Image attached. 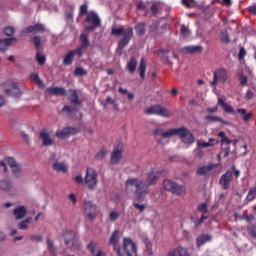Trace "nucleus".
I'll return each instance as SVG.
<instances>
[{
	"label": "nucleus",
	"instance_id": "nucleus-64",
	"mask_svg": "<svg viewBox=\"0 0 256 256\" xmlns=\"http://www.w3.org/2000/svg\"><path fill=\"white\" fill-rule=\"evenodd\" d=\"M248 11H250L252 15H256V4L249 6Z\"/></svg>",
	"mask_w": 256,
	"mask_h": 256
},
{
	"label": "nucleus",
	"instance_id": "nucleus-43",
	"mask_svg": "<svg viewBox=\"0 0 256 256\" xmlns=\"http://www.w3.org/2000/svg\"><path fill=\"white\" fill-rule=\"evenodd\" d=\"M71 103H74V105H79V96L77 95V92L75 90H72V96L70 97Z\"/></svg>",
	"mask_w": 256,
	"mask_h": 256
},
{
	"label": "nucleus",
	"instance_id": "nucleus-54",
	"mask_svg": "<svg viewBox=\"0 0 256 256\" xmlns=\"http://www.w3.org/2000/svg\"><path fill=\"white\" fill-rule=\"evenodd\" d=\"M33 43H34L36 49H41V37L35 36L33 38Z\"/></svg>",
	"mask_w": 256,
	"mask_h": 256
},
{
	"label": "nucleus",
	"instance_id": "nucleus-18",
	"mask_svg": "<svg viewBox=\"0 0 256 256\" xmlns=\"http://www.w3.org/2000/svg\"><path fill=\"white\" fill-rule=\"evenodd\" d=\"M87 249L90 250L92 256H105V252L97 248V243L95 242H90L87 246Z\"/></svg>",
	"mask_w": 256,
	"mask_h": 256
},
{
	"label": "nucleus",
	"instance_id": "nucleus-11",
	"mask_svg": "<svg viewBox=\"0 0 256 256\" xmlns=\"http://www.w3.org/2000/svg\"><path fill=\"white\" fill-rule=\"evenodd\" d=\"M231 181H233V172L228 170L220 177L219 183L222 189L227 190L231 187Z\"/></svg>",
	"mask_w": 256,
	"mask_h": 256
},
{
	"label": "nucleus",
	"instance_id": "nucleus-55",
	"mask_svg": "<svg viewBox=\"0 0 256 256\" xmlns=\"http://www.w3.org/2000/svg\"><path fill=\"white\" fill-rule=\"evenodd\" d=\"M48 249L51 253H55V246L53 244V240L48 239L47 240Z\"/></svg>",
	"mask_w": 256,
	"mask_h": 256
},
{
	"label": "nucleus",
	"instance_id": "nucleus-24",
	"mask_svg": "<svg viewBox=\"0 0 256 256\" xmlns=\"http://www.w3.org/2000/svg\"><path fill=\"white\" fill-rule=\"evenodd\" d=\"M5 94L10 95L11 97H21V90L17 87V83H12V88L6 89Z\"/></svg>",
	"mask_w": 256,
	"mask_h": 256
},
{
	"label": "nucleus",
	"instance_id": "nucleus-12",
	"mask_svg": "<svg viewBox=\"0 0 256 256\" xmlns=\"http://www.w3.org/2000/svg\"><path fill=\"white\" fill-rule=\"evenodd\" d=\"M120 239H121V232L119 230H116L112 233L109 240V245H112L116 253H119V250L121 249V247L119 246Z\"/></svg>",
	"mask_w": 256,
	"mask_h": 256
},
{
	"label": "nucleus",
	"instance_id": "nucleus-53",
	"mask_svg": "<svg viewBox=\"0 0 256 256\" xmlns=\"http://www.w3.org/2000/svg\"><path fill=\"white\" fill-rule=\"evenodd\" d=\"M134 207H135V209H138V211H140V213H143V211H145V209H147V205L139 204L137 202H134Z\"/></svg>",
	"mask_w": 256,
	"mask_h": 256
},
{
	"label": "nucleus",
	"instance_id": "nucleus-25",
	"mask_svg": "<svg viewBox=\"0 0 256 256\" xmlns=\"http://www.w3.org/2000/svg\"><path fill=\"white\" fill-rule=\"evenodd\" d=\"M13 215H14L15 219H23V217H25V215H27V208H25V206L17 207L13 211Z\"/></svg>",
	"mask_w": 256,
	"mask_h": 256
},
{
	"label": "nucleus",
	"instance_id": "nucleus-50",
	"mask_svg": "<svg viewBox=\"0 0 256 256\" xmlns=\"http://www.w3.org/2000/svg\"><path fill=\"white\" fill-rule=\"evenodd\" d=\"M197 147H198L199 149H207V148L211 147V143L203 142V141H201V140H198V141H197Z\"/></svg>",
	"mask_w": 256,
	"mask_h": 256
},
{
	"label": "nucleus",
	"instance_id": "nucleus-26",
	"mask_svg": "<svg viewBox=\"0 0 256 256\" xmlns=\"http://www.w3.org/2000/svg\"><path fill=\"white\" fill-rule=\"evenodd\" d=\"M13 41H17L16 38L0 39V51H7Z\"/></svg>",
	"mask_w": 256,
	"mask_h": 256
},
{
	"label": "nucleus",
	"instance_id": "nucleus-51",
	"mask_svg": "<svg viewBox=\"0 0 256 256\" xmlns=\"http://www.w3.org/2000/svg\"><path fill=\"white\" fill-rule=\"evenodd\" d=\"M180 33L181 35H183V37H189V35H191V32L189 31V28L187 26H182L180 29Z\"/></svg>",
	"mask_w": 256,
	"mask_h": 256
},
{
	"label": "nucleus",
	"instance_id": "nucleus-36",
	"mask_svg": "<svg viewBox=\"0 0 256 256\" xmlns=\"http://www.w3.org/2000/svg\"><path fill=\"white\" fill-rule=\"evenodd\" d=\"M69 136L70 134H69L68 127L56 132V137H58L59 139H65V137H69Z\"/></svg>",
	"mask_w": 256,
	"mask_h": 256
},
{
	"label": "nucleus",
	"instance_id": "nucleus-6",
	"mask_svg": "<svg viewBox=\"0 0 256 256\" xmlns=\"http://www.w3.org/2000/svg\"><path fill=\"white\" fill-rule=\"evenodd\" d=\"M228 79H229V72H227V69L219 68L214 72L213 81L210 82V85H211V87L216 89L217 85H219V83H222V85H225V83H227Z\"/></svg>",
	"mask_w": 256,
	"mask_h": 256
},
{
	"label": "nucleus",
	"instance_id": "nucleus-8",
	"mask_svg": "<svg viewBox=\"0 0 256 256\" xmlns=\"http://www.w3.org/2000/svg\"><path fill=\"white\" fill-rule=\"evenodd\" d=\"M144 113L145 115H158L159 117H171V112L167 108L159 104L152 105L144 109Z\"/></svg>",
	"mask_w": 256,
	"mask_h": 256
},
{
	"label": "nucleus",
	"instance_id": "nucleus-44",
	"mask_svg": "<svg viewBox=\"0 0 256 256\" xmlns=\"http://www.w3.org/2000/svg\"><path fill=\"white\" fill-rule=\"evenodd\" d=\"M4 34L7 35V37H12V35L15 34V28L13 26H7L4 28Z\"/></svg>",
	"mask_w": 256,
	"mask_h": 256
},
{
	"label": "nucleus",
	"instance_id": "nucleus-57",
	"mask_svg": "<svg viewBox=\"0 0 256 256\" xmlns=\"http://www.w3.org/2000/svg\"><path fill=\"white\" fill-rule=\"evenodd\" d=\"M74 181L75 183H78L79 185L85 183V178H83V176L78 175L74 177Z\"/></svg>",
	"mask_w": 256,
	"mask_h": 256
},
{
	"label": "nucleus",
	"instance_id": "nucleus-35",
	"mask_svg": "<svg viewBox=\"0 0 256 256\" xmlns=\"http://www.w3.org/2000/svg\"><path fill=\"white\" fill-rule=\"evenodd\" d=\"M80 40L81 47H89V34H87V32L81 34Z\"/></svg>",
	"mask_w": 256,
	"mask_h": 256
},
{
	"label": "nucleus",
	"instance_id": "nucleus-42",
	"mask_svg": "<svg viewBox=\"0 0 256 256\" xmlns=\"http://www.w3.org/2000/svg\"><path fill=\"white\" fill-rule=\"evenodd\" d=\"M11 184L7 180H0V189L3 191H9Z\"/></svg>",
	"mask_w": 256,
	"mask_h": 256
},
{
	"label": "nucleus",
	"instance_id": "nucleus-5",
	"mask_svg": "<svg viewBox=\"0 0 256 256\" xmlns=\"http://www.w3.org/2000/svg\"><path fill=\"white\" fill-rule=\"evenodd\" d=\"M118 256H137V244L129 238H124L123 248L117 252Z\"/></svg>",
	"mask_w": 256,
	"mask_h": 256
},
{
	"label": "nucleus",
	"instance_id": "nucleus-33",
	"mask_svg": "<svg viewBox=\"0 0 256 256\" xmlns=\"http://www.w3.org/2000/svg\"><path fill=\"white\" fill-rule=\"evenodd\" d=\"M6 161H7V165H9V167H11L15 173H17L18 171H21V167L17 165V162L15 161V159L7 158Z\"/></svg>",
	"mask_w": 256,
	"mask_h": 256
},
{
	"label": "nucleus",
	"instance_id": "nucleus-48",
	"mask_svg": "<svg viewBox=\"0 0 256 256\" xmlns=\"http://www.w3.org/2000/svg\"><path fill=\"white\" fill-rule=\"evenodd\" d=\"M74 75L76 77H83V75H87V71H85V69H83L81 67H78L75 69Z\"/></svg>",
	"mask_w": 256,
	"mask_h": 256
},
{
	"label": "nucleus",
	"instance_id": "nucleus-37",
	"mask_svg": "<svg viewBox=\"0 0 256 256\" xmlns=\"http://www.w3.org/2000/svg\"><path fill=\"white\" fill-rule=\"evenodd\" d=\"M29 223H31V218H26L25 220L18 224V229H20L21 231L29 229Z\"/></svg>",
	"mask_w": 256,
	"mask_h": 256
},
{
	"label": "nucleus",
	"instance_id": "nucleus-7",
	"mask_svg": "<svg viewBox=\"0 0 256 256\" xmlns=\"http://www.w3.org/2000/svg\"><path fill=\"white\" fill-rule=\"evenodd\" d=\"M97 171L93 168L86 169V175L84 177V185L88 187V189H95L97 187Z\"/></svg>",
	"mask_w": 256,
	"mask_h": 256
},
{
	"label": "nucleus",
	"instance_id": "nucleus-41",
	"mask_svg": "<svg viewBox=\"0 0 256 256\" xmlns=\"http://www.w3.org/2000/svg\"><path fill=\"white\" fill-rule=\"evenodd\" d=\"M220 39L222 43H225L226 45L228 43H230V39H229V33H227V31H222L220 34Z\"/></svg>",
	"mask_w": 256,
	"mask_h": 256
},
{
	"label": "nucleus",
	"instance_id": "nucleus-58",
	"mask_svg": "<svg viewBox=\"0 0 256 256\" xmlns=\"http://www.w3.org/2000/svg\"><path fill=\"white\" fill-rule=\"evenodd\" d=\"M105 155H107V151L101 150L96 154V159H99V160L105 159Z\"/></svg>",
	"mask_w": 256,
	"mask_h": 256
},
{
	"label": "nucleus",
	"instance_id": "nucleus-1",
	"mask_svg": "<svg viewBox=\"0 0 256 256\" xmlns=\"http://www.w3.org/2000/svg\"><path fill=\"white\" fill-rule=\"evenodd\" d=\"M159 181V172H150L147 175L146 181L138 178H130L126 181L125 187L127 191L135 193L137 199H141L143 195L149 193V187L155 185Z\"/></svg>",
	"mask_w": 256,
	"mask_h": 256
},
{
	"label": "nucleus",
	"instance_id": "nucleus-59",
	"mask_svg": "<svg viewBox=\"0 0 256 256\" xmlns=\"http://www.w3.org/2000/svg\"><path fill=\"white\" fill-rule=\"evenodd\" d=\"M72 53L78 57H81V55H83V46L78 47L76 50H72Z\"/></svg>",
	"mask_w": 256,
	"mask_h": 256
},
{
	"label": "nucleus",
	"instance_id": "nucleus-14",
	"mask_svg": "<svg viewBox=\"0 0 256 256\" xmlns=\"http://www.w3.org/2000/svg\"><path fill=\"white\" fill-rule=\"evenodd\" d=\"M63 239H64L67 247H70L71 249H73V245H75L77 243V236L75 235V232L64 231Z\"/></svg>",
	"mask_w": 256,
	"mask_h": 256
},
{
	"label": "nucleus",
	"instance_id": "nucleus-61",
	"mask_svg": "<svg viewBox=\"0 0 256 256\" xmlns=\"http://www.w3.org/2000/svg\"><path fill=\"white\" fill-rule=\"evenodd\" d=\"M245 55H247V51L245 50V48H240V51L238 54L239 59H244Z\"/></svg>",
	"mask_w": 256,
	"mask_h": 256
},
{
	"label": "nucleus",
	"instance_id": "nucleus-9",
	"mask_svg": "<svg viewBox=\"0 0 256 256\" xmlns=\"http://www.w3.org/2000/svg\"><path fill=\"white\" fill-rule=\"evenodd\" d=\"M84 213L90 221H94L95 217L99 215V210L97 209V205L93 204L91 201H85L83 205Z\"/></svg>",
	"mask_w": 256,
	"mask_h": 256
},
{
	"label": "nucleus",
	"instance_id": "nucleus-47",
	"mask_svg": "<svg viewBox=\"0 0 256 256\" xmlns=\"http://www.w3.org/2000/svg\"><path fill=\"white\" fill-rule=\"evenodd\" d=\"M256 197V187L255 188H251L249 190V193L246 197L247 201H253V199H255Z\"/></svg>",
	"mask_w": 256,
	"mask_h": 256
},
{
	"label": "nucleus",
	"instance_id": "nucleus-23",
	"mask_svg": "<svg viewBox=\"0 0 256 256\" xmlns=\"http://www.w3.org/2000/svg\"><path fill=\"white\" fill-rule=\"evenodd\" d=\"M48 95H65L67 91L63 87H49L46 89Z\"/></svg>",
	"mask_w": 256,
	"mask_h": 256
},
{
	"label": "nucleus",
	"instance_id": "nucleus-19",
	"mask_svg": "<svg viewBox=\"0 0 256 256\" xmlns=\"http://www.w3.org/2000/svg\"><path fill=\"white\" fill-rule=\"evenodd\" d=\"M25 33H45V26L43 24H35L28 26Z\"/></svg>",
	"mask_w": 256,
	"mask_h": 256
},
{
	"label": "nucleus",
	"instance_id": "nucleus-17",
	"mask_svg": "<svg viewBox=\"0 0 256 256\" xmlns=\"http://www.w3.org/2000/svg\"><path fill=\"white\" fill-rule=\"evenodd\" d=\"M168 256H191V253H189V250L183 246H179L169 252Z\"/></svg>",
	"mask_w": 256,
	"mask_h": 256
},
{
	"label": "nucleus",
	"instance_id": "nucleus-52",
	"mask_svg": "<svg viewBox=\"0 0 256 256\" xmlns=\"http://www.w3.org/2000/svg\"><path fill=\"white\" fill-rule=\"evenodd\" d=\"M36 59H37L39 65H45V61H46L45 55H41L38 52L37 55H36Z\"/></svg>",
	"mask_w": 256,
	"mask_h": 256
},
{
	"label": "nucleus",
	"instance_id": "nucleus-62",
	"mask_svg": "<svg viewBox=\"0 0 256 256\" xmlns=\"http://www.w3.org/2000/svg\"><path fill=\"white\" fill-rule=\"evenodd\" d=\"M194 153H195V157H199V159H201V157H203V155H204L201 148L194 150Z\"/></svg>",
	"mask_w": 256,
	"mask_h": 256
},
{
	"label": "nucleus",
	"instance_id": "nucleus-49",
	"mask_svg": "<svg viewBox=\"0 0 256 256\" xmlns=\"http://www.w3.org/2000/svg\"><path fill=\"white\" fill-rule=\"evenodd\" d=\"M69 135H77V133H81V127H68Z\"/></svg>",
	"mask_w": 256,
	"mask_h": 256
},
{
	"label": "nucleus",
	"instance_id": "nucleus-32",
	"mask_svg": "<svg viewBox=\"0 0 256 256\" xmlns=\"http://www.w3.org/2000/svg\"><path fill=\"white\" fill-rule=\"evenodd\" d=\"M138 71L140 73L141 79H145V71H147V63L145 62V58L141 59Z\"/></svg>",
	"mask_w": 256,
	"mask_h": 256
},
{
	"label": "nucleus",
	"instance_id": "nucleus-56",
	"mask_svg": "<svg viewBox=\"0 0 256 256\" xmlns=\"http://www.w3.org/2000/svg\"><path fill=\"white\" fill-rule=\"evenodd\" d=\"M239 77H240V85H247V81H248L247 76L243 75V73H240Z\"/></svg>",
	"mask_w": 256,
	"mask_h": 256
},
{
	"label": "nucleus",
	"instance_id": "nucleus-21",
	"mask_svg": "<svg viewBox=\"0 0 256 256\" xmlns=\"http://www.w3.org/2000/svg\"><path fill=\"white\" fill-rule=\"evenodd\" d=\"M121 159H123V152L119 149H115L111 154L110 163L112 165H117Z\"/></svg>",
	"mask_w": 256,
	"mask_h": 256
},
{
	"label": "nucleus",
	"instance_id": "nucleus-3",
	"mask_svg": "<svg viewBox=\"0 0 256 256\" xmlns=\"http://www.w3.org/2000/svg\"><path fill=\"white\" fill-rule=\"evenodd\" d=\"M112 35H116L119 37L122 35V39L119 41L118 48L125 49L131 39H133V28H126L123 26H119L118 28H112Z\"/></svg>",
	"mask_w": 256,
	"mask_h": 256
},
{
	"label": "nucleus",
	"instance_id": "nucleus-29",
	"mask_svg": "<svg viewBox=\"0 0 256 256\" xmlns=\"http://www.w3.org/2000/svg\"><path fill=\"white\" fill-rule=\"evenodd\" d=\"M182 51L184 53H203V46H185Z\"/></svg>",
	"mask_w": 256,
	"mask_h": 256
},
{
	"label": "nucleus",
	"instance_id": "nucleus-2",
	"mask_svg": "<svg viewBox=\"0 0 256 256\" xmlns=\"http://www.w3.org/2000/svg\"><path fill=\"white\" fill-rule=\"evenodd\" d=\"M154 135H158L159 137H162V139H170V137L177 135L180 137L182 143H185L186 145L195 143V136H193V133H191L187 127L171 128L166 132H163V129L161 128H156L154 130Z\"/></svg>",
	"mask_w": 256,
	"mask_h": 256
},
{
	"label": "nucleus",
	"instance_id": "nucleus-16",
	"mask_svg": "<svg viewBox=\"0 0 256 256\" xmlns=\"http://www.w3.org/2000/svg\"><path fill=\"white\" fill-rule=\"evenodd\" d=\"M40 139H42L43 145H45V147H51V145L55 143V140L51 138V135L49 134V132H47V130L41 131Z\"/></svg>",
	"mask_w": 256,
	"mask_h": 256
},
{
	"label": "nucleus",
	"instance_id": "nucleus-38",
	"mask_svg": "<svg viewBox=\"0 0 256 256\" xmlns=\"http://www.w3.org/2000/svg\"><path fill=\"white\" fill-rule=\"evenodd\" d=\"M247 233L252 239H256V226L254 224H250L247 226Z\"/></svg>",
	"mask_w": 256,
	"mask_h": 256
},
{
	"label": "nucleus",
	"instance_id": "nucleus-45",
	"mask_svg": "<svg viewBox=\"0 0 256 256\" xmlns=\"http://www.w3.org/2000/svg\"><path fill=\"white\" fill-rule=\"evenodd\" d=\"M182 4L185 5L188 9H191L197 5L195 0H182Z\"/></svg>",
	"mask_w": 256,
	"mask_h": 256
},
{
	"label": "nucleus",
	"instance_id": "nucleus-34",
	"mask_svg": "<svg viewBox=\"0 0 256 256\" xmlns=\"http://www.w3.org/2000/svg\"><path fill=\"white\" fill-rule=\"evenodd\" d=\"M73 57H75V52L70 51L69 53H67L63 59V64L71 65L73 63Z\"/></svg>",
	"mask_w": 256,
	"mask_h": 256
},
{
	"label": "nucleus",
	"instance_id": "nucleus-31",
	"mask_svg": "<svg viewBox=\"0 0 256 256\" xmlns=\"http://www.w3.org/2000/svg\"><path fill=\"white\" fill-rule=\"evenodd\" d=\"M207 121H211L212 123H222L223 125H231V122L225 121L218 116L208 115L206 116Z\"/></svg>",
	"mask_w": 256,
	"mask_h": 256
},
{
	"label": "nucleus",
	"instance_id": "nucleus-13",
	"mask_svg": "<svg viewBox=\"0 0 256 256\" xmlns=\"http://www.w3.org/2000/svg\"><path fill=\"white\" fill-rule=\"evenodd\" d=\"M197 211H200V213H203L201 218L194 222L195 226L199 227V225H201V223H203V221H205V219H209V216L205 215V213H209V207L207 206V203L199 204L197 207Z\"/></svg>",
	"mask_w": 256,
	"mask_h": 256
},
{
	"label": "nucleus",
	"instance_id": "nucleus-22",
	"mask_svg": "<svg viewBox=\"0 0 256 256\" xmlns=\"http://www.w3.org/2000/svg\"><path fill=\"white\" fill-rule=\"evenodd\" d=\"M53 171H57V173H67L69 171V166L63 162H55L52 165Z\"/></svg>",
	"mask_w": 256,
	"mask_h": 256
},
{
	"label": "nucleus",
	"instance_id": "nucleus-27",
	"mask_svg": "<svg viewBox=\"0 0 256 256\" xmlns=\"http://www.w3.org/2000/svg\"><path fill=\"white\" fill-rule=\"evenodd\" d=\"M215 169V165L203 166L197 170L198 175H211Z\"/></svg>",
	"mask_w": 256,
	"mask_h": 256
},
{
	"label": "nucleus",
	"instance_id": "nucleus-60",
	"mask_svg": "<svg viewBox=\"0 0 256 256\" xmlns=\"http://www.w3.org/2000/svg\"><path fill=\"white\" fill-rule=\"evenodd\" d=\"M87 9H88L87 4L81 5V7H80V15H87Z\"/></svg>",
	"mask_w": 256,
	"mask_h": 256
},
{
	"label": "nucleus",
	"instance_id": "nucleus-15",
	"mask_svg": "<svg viewBox=\"0 0 256 256\" xmlns=\"http://www.w3.org/2000/svg\"><path fill=\"white\" fill-rule=\"evenodd\" d=\"M218 105H220V107H222L224 113H229L230 115H235V110L233 109V106L225 103V96H223L222 98L221 97L218 98Z\"/></svg>",
	"mask_w": 256,
	"mask_h": 256
},
{
	"label": "nucleus",
	"instance_id": "nucleus-30",
	"mask_svg": "<svg viewBox=\"0 0 256 256\" xmlns=\"http://www.w3.org/2000/svg\"><path fill=\"white\" fill-rule=\"evenodd\" d=\"M127 69L129 73L133 74L137 70V59L135 57H132L130 61L127 63Z\"/></svg>",
	"mask_w": 256,
	"mask_h": 256
},
{
	"label": "nucleus",
	"instance_id": "nucleus-40",
	"mask_svg": "<svg viewBox=\"0 0 256 256\" xmlns=\"http://www.w3.org/2000/svg\"><path fill=\"white\" fill-rule=\"evenodd\" d=\"M31 79L34 81V83H36V85H38V87H44L43 81L41 80V78H39V74L37 73L31 74Z\"/></svg>",
	"mask_w": 256,
	"mask_h": 256
},
{
	"label": "nucleus",
	"instance_id": "nucleus-39",
	"mask_svg": "<svg viewBox=\"0 0 256 256\" xmlns=\"http://www.w3.org/2000/svg\"><path fill=\"white\" fill-rule=\"evenodd\" d=\"M136 34L141 37V35H145V23H140L136 27Z\"/></svg>",
	"mask_w": 256,
	"mask_h": 256
},
{
	"label": "nucleus",
	"instance_id": "nucleus-63",
	"mask_svg": "<svg viewBox=\"0 0 256 256\" xmlns=\"http://www.w3.org/2000/svg\"><path fill=\"white\" fill-rule=\"evenodd\" d=\"M30 239L32 241H38V242L43 241V237L41 235H33V236L30 237Z\"/></svg>",
	"mask_w": 256,
	"mask_h": 256
},
{
	"label": "nucleus",
	"instance_id": "nucleus-28",
	"mask_svg": "<svg viewBox=\"0 0 256 256\" xmlns=\"http://www.w3.org/2000/svg\"><path fill=\"white\" fill-rule=\"evenodd\" d=\"M237 113L242 115L244 123H247V122L251 121V119H253V113H251V112L247 113V110L244 108L237 109Z\"/></svg>",
	"mask_w": 256,
	"mask_h": 256
},
{
	"label": "nucleus",
	"instance_id": "nucleus-46",
	"mask_svg": "<svg viewBox=\"0 0 256 256\" xmlns=\"http://www.w3.org/2000/svg\"><path fill=\"white\" fill-rule=\"evenodd\" d=\"M121 217V213L119 211H112L109 214L110 221H117Z\"/></svg>",
	"mask_w": 256,
	"mask_h": 256
},
{
	"label": "nucleus",
	"instance_id": "nucleus-20",
	"mask_svg": "<svg viewBox=\"0 0 256 256\" xmlns=\"http://www.w3.org/2000/svg\"><path fill=\"white\" fill-rule=\"evenodd\" d=\"M213 239V236L209 235V234H202V235H199L197 238H196V245L197 247H203V245L205 243H209V241H212Z\"/></svg>",
	"mask_w": 256,
	"mask_h": 256
},
{
	"label": "nucleus",
	"instance_id": "nucleus-10",
	"mask_svg": "<svg viewBox=\"0 0 256 256\" xmlns=\"http://www.w3.org/2000/svg\"><path fill=\"white\" fill-rule=\"evenodd\" d=\"M86 23H89L90 26H86V31H95L99 25H101V19L95 12L88 13L86 17Z\"/></svg>",
	"mask_w": 256,
	"mask_h": 256
},
{
	"label": "nucleus",
	"instance_id": "nucleus-4",
	"mask_svg": "<svg viewBox=\"0 0 256 256\" xmlns=\"http://www.w3.org/2000/svg\"><path fill=\"white\" fill-rule=\"evenodd\" d=\"M163 189L173 193V195H178L179 197H185V195H187V188L175 183L172 180H164Z\"/></svg>",
	"mask_w": 256,
	"mask_h": 256
}]
</instances>
